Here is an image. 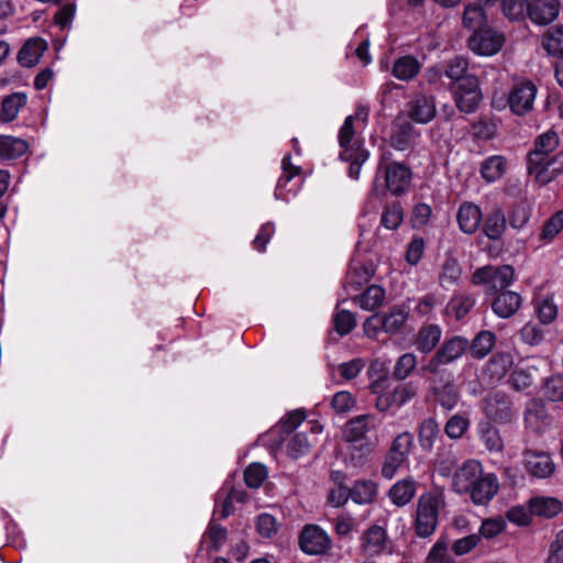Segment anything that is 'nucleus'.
Returning a JSON list of instances; mask_svg holds the SVG:
<instances>
[{
    "instance_id": "1",
    "label": "nucleus",
    "mask_w": 563,
    "mask_h": 563,
    "mask_svg": "<svg viewBox=\"0 0 563 563\" xmlns=\"http://www.w3.org/2000/svg\"><path fill=\"white\" fill-rule=\"evenodd\" d=\"M444 505L442 493L428 492L419 496L412 522V529L417 537L428 538L435 532L440 508Z\"/></svg>"
},
{
    "instance_id": "2",
    "label": "nucleus",
    "mask_w": 563,
    "mask_h": 563,
    "mask_svg": "<svg viewBox=\"0 0 563 563\" xmlns=\"http://www.w3.org/2000/svg\"><path fill=\"white\" fill-rule=\"evenodd\" d=\"M428 378V397L446 410L453 409L460 400V391L455 385L454 374L451 369H432L422 367Z\"/></svg>"
},
{
    "instance_id": "3",
    "label": "nucleus",
    "mask_w": 563,
    "mask_h": 563,
    "mask_svg": "<svg viewBox=\"0 0 563 563\" xmlns=\"http://www.w3.org/2000/svg\"><path fill=\"white\" fill-rule=\"evenodd\" d=\"M354 134V117L349 115L339 131V144L342 148L340 158L350 163L349 176L357 179L361 166L367 161L369 154L358 142H353Z\"/></svg>"
},
{
    "instance_id": "4",
    "label": "nucleus",
    "mask_w": 563,
    "mask_h": 563,
    "mask_svg": "<svg viewBox=\"0 0 563 563\" xmlns=\"http://www.w3.org/2000/svg\"><path fill=\"white\" fill-rule=\"evenodd\" d=\"M382 174L386 189L394 196L406 194L411 185V169L399 162L390 161V153L380 156L377 166V176Z\"/></svg>"
},
{
    "instance_id": "5",
    "label": "nucleus",
    "mask_w": 563,
    "mask_h": 563,
    "mask_svg": "<svg viewBox=\"0 0 563 563\" xmlns=\"http://www.w3.org/2000/svg\"><path fill=\"white\" fill-rule=\"evenodd\" d=\"M373 421V416L361 415L351 418L342 430L343 440L354 445V450L361 453L360 457L369 454L374 449V444L367 441V433L374 427Z\"/></svg>"
},
{
    "instance_id": "6",
    "label": "nucleus",
    "mask_w": 563,
    "mask_h": 563,
    "mask_svg": "<svg viewBox=\"0 0 563 563\" xmlns=\"http://www.w3.org/2000/svg\"><path fill=\"white\" fill-rule=\"evenodd\" d=\"M468 340L461 335L445 339L437 352L422 367L432 369H449L448 365L459 360L467 352Z\"/></svg>"
},
{
    "instance_id": "7",
    "label": "nucleus",
    "mask_w": 563,
    "mask_h": 563,
    "mask_svg": "<svg viewBox=\"0 0 563 563\" xmlns=\"http://www.w3.org/2000/svg\"><path fill=\"white\" fill-rule=\"evenodd\" d=\"M515 271L510 265L493 266L487 265L477 268L473 276L472 283L474 285H486L496 292L506 290L512 283Z\"/></svg>"
},
{
    "instance_id": "8",
    "label": "nucleus",
    "mask_w": 563,
    "mask_h": 563,
    "mask_svg": "<svg viewBox=\"0 0 563 563\" xmlns=\"http://www.w3.org/2000/svg\"><path fill=\"white\" fill-rule=\"evenodd\" d=\"M452 93L456 108L466 114L476 112L483 100L477 77L462 79V84L453 86Z\"/></svg>"
},
{
    "instance_id": "9",
    "label": "nucleus",
    "mask_w": 563,
    "mask_h": 563,
    "mask_svg": "<svg viewBox=\"0 0 563 563\" xmlns=\"http://www.w3.org/2000/svg\"><path fill=\"white\" fill-rule=\"evenodd\" d=\"M504 43V34L487 25L473 32L467 40L468 48L475 54L483 56H490L498 53Z\"/></svg>"
},
{
    "instance_id": "10",
    "label": "nucleus",
    "mask_w": 563,
    "mask_h": 563,
    "mask_svg": "<svg viewBox=\"0 0 563 563\" xmlns=\"http://www.w3.org/2000/svg\"><path fill=\"white\" fill-rule=\"evenodd\" d=\"M298 542L301 551L309 555H323L332 548L331 538L317 525H306Z\"/></svg>"
},
{
    "instance_id": "11",
    "label": "nucleus",
    "mask_w": 563,
    "mask_h": 563,
    "mask_svg": "<svg viewBox=\"0 0 563 563\" xmlns=\"http://www.w3.org/2000/svg\"><path fill=\"white\" fill-rule=\"evenodd\" d=\"M537 86L530 80H522L512 86L508 95V106L516 115H525L533 108Z\"/></svg>"
},
{
    "instance_id": "12",
    "label": "nucleus",
    "mask_w": 563,
    "mask_h": 563,
    "mask_svg": "<svg viewBox=\"0 0 563 563\" xmlns=\"http://www.w3.org/2000/svg\"><path fill=\"white\" fill-rule=\"evenodd\" d=\"M484 412L490 421L498 423L510 422L515 416L510 397L501 391H496L485 398Z\"/></svg>"
},
{
    "instance_id": "13",
    "label": "nucleus",
    "mask_w": 563,
    "mask_h": 563,
    "mask_svg": "<svg viewBox=\"0 0 563 563\" xmlns=\"http://www.w3.org/2000/svg\"><path fill=\"white\" fill-rule=\"evenodd\" d=\"M522 455L525 470L532 477L547 478L554 473L555 464L548 453L526 449Z\"/></svg>"
},
{
    "instance_id": "14",
    "label": "nucleus",
    "mask_w": 563,
    "mask_h": 563,
    "mask_svg": "<svg viewBox=\"0 0 563 563\" xmlns=\"http://www.w3.org/2000/svg\"><path fill=\"white\" fill-rule=\"evenodd\" d=\"M527 170L538 184H549L563 172V151L541 159L540 165H528Z\"/></svg>"
},
{
    "instance_id": "15",
    "label": "nucleus",
    "mask_w": 563,
    "mask_h": 563,
    "mask_svg": "<svg viewBox=\"0 0 563 563\" xmlns=\"http://www.w3.org/2000/svg\"><path fill=\"white\" fill-rule=\"evenodd\" d=\"M408 117L420 124H426L435 118V101L432 96L418 93L407 103Z\"/></svg>"
},
{
    "instance_id": "16",
    "label": "nucleus",
    "mask_w": 563,
    "mask_h": 563,
    "mask_svg": "<svg viewBox=\"0 0 563 563\" xmlns=\"http://www.w3.org/2000/svg\"><path fill=\"white\" fill-rule=\"evenodd\" d=\"M559 0H531L529 1L528 18L538 25H548L553 22L560 12Z\"/></svg>"
},
{
    "instance_id": "17",
    "label": "nucleus",
    "mask_w": 563,
    "mask_h": 563,
    "mask_svg": "<svg viewBox=\"0 0 563 563\" xmlns=\"http://www.w3.org/2000/svg\"><path fill=\"white\" fill-rule=\"evenodd\" d=\"M374 275V269L369 265H365L361 262L352 263L349 267L345 279L344 289L347 296H353L361 291L363 287L371 280Z\"/></svg>"
},
{
    "instance_id": "18",
    "label": "nucleus",
    "mask_w": 563,
    "mask_h": 563,
    "mask_svg": "<svg viewBox=\"0 0 563 563\" xmlns=\"http://www.w3.org/2000/svg\"><path fill=\"white\" fill-rule=\"evenodd\" d=\"M387 541L386 530L380 526L372 525L361 536L360 548L365 554L375 556L386 550Z\"/></svg>"
},
{
    "instance_id": "19",
    "label": "nucleus",
    "mask_w": 563,
    "mask_h": 563,
    "mask_svg": "<svg viewBox=\"0 0 563 563\" xmlns=\"http://www.w3.org/2000/svg\"><path fill=\"white\" fill-rule=\"evenodd\" d=\"M499 483L495 474H485L475 482L468 490L475 505H486L497 494Z\"/></svg>"
},
{
    "instance_id": "20",
    "label": "nucleus",
    "mask_w": 563,
    "mask_h": 563,
    "mask_svg": "<svg viewBox=\"0 0 563 563\" xmlns=\"http://www.w3.org/2000/svg\"><path fill=\"white\" fill-rule=\"evenodd\" d=\"M521 296L511 290H501L496 292L492 301V309L499 318L507 319L512 317L521 307Z\"/></svg>"
},
{
    "instance_id": "21",
    "label": "nucleus",
    "mask_w": 563,
    "mask_h": 563,
    "mask_svg": "<svg viewBox=\"0 0 563 563\" xmlns=\"http://www.w3.org/2000/svg\"><path fill=\"white\" fill-rule=\"evenodd\" d=\"M559 145V136L553 131H548L540 136L534 142V147L527 155V166L528 165H540L541 159H545L550 156V153L553 152Z\"/></svg>"
},
{
    "instance_id": "22",
    "label": "nucleus",
    "mask_w": 563,
    "mask_h": 563,
    "mask_svg": "<svg viewBox=\"0 0 563 563\" xmlns=\"http://www.w3.org/2000/svg\"><path fill=\"white\" fill-rule=\"evenodd\" d=\"M481 475L482 470L479 463L468 461L454 474L453 486L459 493H467Z\"/></svg>"
},
{
    "instance_id": "23",
    "label": "nucleus",
    "mask_w": 563,
    "mask_h": 563,
    "mask_svg": "<svg viewBox=\"0 0 563 563\" xmlns=\"http://www.w3.org/2000/svg\"><path fill=\"white\" fill-rule=\"evenodd\" d=\"M418 483L412 477L396 482L388 490V497L397 507L408 505L416 495Z\"/></svg>"
},
{
    "instance_id": "24",
    "label": "nucleus",
    "mask_w": 563,
    "mask_h": 563,
    "mask_svg": "<svg viewBox=\"0 0 563 563\" xmlns=\"http://www.w3.org/2000/svg\"><path fill=\"white\" fill-rule=\"evenodd\" d=\"M460 229L467 234H473L479 227L482 220L481 209L472 202H463L456 214Z\"/></svg>"
},
{
    "instance_id": "25",
    "label": "nucleus",
    "mask_w": 563,
    "mask_h": 563,
    "mask_svg": "<svg viewBox=\"0 0 563 563\" xmlns=\"http://www.w3.org/2000/svg\"><path fill=\"white\" fill-rule=\"evenodd\" d=\"M46 49L47 44L44 40L40 37L30 38L21 47L18 54V62L23 67H33L40 62Z\"/></svg>"
},
{
    "instance_id": "26",
    "label": "nucleus",
    "mask_w": 563,
    "mask_h": 563,
    "mask_svg": "<svg viewBox=\"0 0 563 563\" xmlns=\"http://www.w3.org/2000/svg\"><path fill=\"white\" fill-rule=\"evenodd\" d=\"M506 217L498 205H494L484 219L483 232L490 240H499L506 230Z\"/></svg>"
},
{
    "instance_id": "27",
    "label": "nucleus",
    "mask_w": 563,
    "mask_h": 563,
    "mask_svg": "<svg viewBox=\"0 0 563 563\" xmlns=\"http://www.w3.org/2000/svg\"><path fill=\"white\" fill-rule=\"evenodd\" d=\"M476 298L468 292H456L449 300L445 312L453 316L455 320L464 319L474 308Z\"/></svg>"
},
{
    "instance_id": "28",
    "label": "nucleus",
    "mask_w": 563,
    "mask_h": 563,
    "mask_svg": "<svg viewBox=\"0 0 563 563\" xmlns=\"http://www.w3.org/2000/svg\"><path fill=\"white\" fill-rule=\"evenodd\" d=\"M496 344V334L488 330L479 331L470 342L467 352L473 358L481 360L488 355Z\"/></svg>"
},
{
    "instance_id": "29",
    "label": "nucleus",
    "mask_w": 563,
    "mask_h": 563,
    "mask_svg": "<svg viewBox=\"0 0 563 563\" xmlns=\"http://www.w3.org/2000/svg\"><path fill=\"white\" fill-rule=\"evenodd\" d=\"M442 330L438 324H427L419 329L415 345L421 353H430L439 344Z\"/></svg>"
},
{
    "instance_id": "30",
    "label": "nucleus",
    "mask_w": 563,
    "mask_h": 563,
    "mask_svg": "<svg viewBox=\"0 0 563 563\" xmlns=\"http://www.w3.org/2000/svg\"><path fill=\"white\" fill-rule=\"evenodd\" d=\"M531 514L553 518L562 511V503L554 497H534L529 500Z\"/></svg>"
},
{
    "instance_id": "31",
    "label": "nucleus",
    "mask_w": 563,
    "mask_h": 563,
    "mask_svg": "<svg viewBox=\"0 0 563 563\" xmlns=\"http://www.w3.org/2000/svg\"><path fill=\"white\" fill-rule=\"evenodd\" d=\"M27 96L24 92H13L3 98L1 103L0 119L2 122L13 121L20 110L25 107Z\"/></svg>"
},
{
    "instance_id": "32",
    "label": "nucleus",
    "mask_w": 563,
    "mask_h": 563,
    "mask_svg": "<svg viewBox=\"0 0 563 563\" xmlns=\"http://www.w3.org/2000/svg\"><path fill=\"white\" fill-rule=\"evenodd\" d=\"M385 299V290L378 285L367 286L366 289L361 294L352 296V300L364 309L372 311L379 307Z\"/></svg>"
},
{
    "instance_id": "33",
    "label": "nucleus",
    "mask_w": 563,
    "mask_h": 563,
    "mask_svg": "<svg viewBox=\"0 0 563 563\" xmlns=\"http://www.w3.org/2000/svg\"><path fill=\"white\" fill-rule=\"evenodd\" d=\"M541 44L549 55L563 58V26L548 29L541 36Z\"/></svg>"
},
{
    "instance_id": "34",
    "label": "nucleus",
    "mask_w": 563,
    "mask_h": 563,
    "mask_svg": "<svg viewBox=\"0 0 563 563\" xmlns=\"http://www.w3.org/2000/svg\"><path fill=\"white\" fill-rule=\"evenodd\" d=\"M440 438V428L434 418H427L420 423L418 441L423 451H432L435 441Z\"/></svg>"
},
{
    "instance_id": "35",
    "label": "nucleus",
    "mask_w": 563,
    "mask_h": 563,
    "mask_svg": "<svg viewBox=\"0 0 563 563\" xmlns=\"http://www.w3.org/2000/svg\"><path fill=\"white\" fill-rule=\"evenodd\" d=\"M507 168V159L501 155H493L481 164V175L487 183L498 180L504 176Z\"/></svg>"
},
{
    "instance_id": "36",
    "label": "nucleus",
    "mask_w": 563,
    "mask_h": 563,
    "mask_svg": "<svg viewBox=\"0 0 563 563\" xmlns=\"http://www.w3.org/2000/svg\"><path fill=\"white\" fill-rule=\"evenodd\" d=\"M27 143L19 137L0 135V158L15 159L26 153Z\"/></svg>"
},
{
    "instance_id": "37",
    "label": "nucleus",
    "mask_w": 563,
    "mask_h": 563,
    "mask_svg": "<svg viewBox=\"0 0 563 563\" xmlns=\"http://www.w3.org/2000/svg\"><path fill=\"white\" fill-rule=\"evenodd\" d=\"M420 71V63L411 55L399 57L393 66V75L400 80H411Z\"/></svg>"
},
{
    "instance_id": "38",
    "label": "nucleus",
    "mask_w": 563,
    "mask_h": 563,
    "mask_svg": "<svg viewBox=\"0 0 563 563\" xmlns=\"http://www.w3.org/2000/svg\"><path fill=\"white\" fill-rule=\"evenodd\" d=\"M529 0H500L503 15L510 22H523L528 18Z\"/></svg>"
},
{
    "instance_id": "39",
    "label": "nucleus",
    "mask_w": 563,
    "mask_h": 563,
    "mask_svg": "<svg viewBox=\"0 0 563 563\" xmlns=\"http://www.w3.org/2000/svg\"><path fill=\"white\" fill-rule=\"evenodd\" d=\"M463 25L473 32L486 26L487 14L485 8L478 3L466 5L463 12Z\"/></svg>"
},
{
    "instance_id": "40",
    "label": "nucleus",
    "mask_w": 563,
    "mask_h": 563,
    "mask_svg": "<svg viewBox=\"0 0 563 563\" xmlns=\"http://www.w3.org/2000/svg\"><path fill=\"white\" fill-rule=\"evenodd\" d=\"M413 132L415 129L410 122L398 123L390 135V145L397 151H406L411 145Z\"/></svg>"
},
{
    "instance_id": "41",
    "label": "nucleus",
    "mask_w": 563,
    "mask_h": 563,
    "mask_svg": "<svg viewBox=\"0 0 563 563\" xmlns=\"http://www.w3.org/2000/svg\"><path fill=\"white\" fill-rule=\"evenodd\" d=\"M497 126L494 121L482 115L476 121L471 123L470 134L474 141H489L496 135Z\"/></svg>"
},
{
    "instance_id": "42",
    "label": "nucleus",
    "mask_w": 563,
    "mask_h": 563,
    "mask_svg": "<svg viewBox=\"0 0 563 563\" xmlns=\"http://www.w3.org/2000/svg\"><path fill=\"white\" fill-rule=\"evenodd\" d=\"M481 440L490 452H501L504 441L499 434V430L494 427L490 421L479 423Z\"/></svg>"
},
{
    "instance_id": "43",
    "label": "nucleus",
    "mask_w": 563,
    "mask_h": 563,
    "mask_svg": "<svg viewBox=\"0 0 563 563\" xmlns=\"http://www.w3.org/2000/svg\"><path fill=\"white\" fill-rule=\"evenodd\" d=\"M409 317V312L405 307H393L386 314H382L383 331L387 333H396L405 324Z\"/></svg>"
},
{
    "instance_id": "44",
    "label": "nucleus",
    "mask_w": 563,
    "mask_h": 563,
    "mask_svg": "<svg viewBox=\"0 0 563 563\" xmlns=\"http://www.w3.org/2000/svg\"><path fill=\"white\" fill-rule=\"evenodd\" d=\"M512 365V357L509 353H497L486 364V372L492 378H503Z\"/></svg>"
},
{
    "instance_id": "45",
    "label": "nucleus",
    "mask_w": 563,
    "mask_h": 563,
    "mask_svg": "<svg viewBox=\"0 0 563 563\" xmlns=\"http://www.w3.org/2000/svg\"><path fill=\"white\" fill-rule=\"evenodd\" d=\"M377 494V486L372 481H357L351 488V498L356 504H369Z\"/></svg>"
},
{
    "instance_id": "46",
    "label": "nucleus",
    "mask_w": 563,
    "mask_h": 563,
    "mask_svg": "<svg viewBox=\"0 0 563 563\" xmlns=\"http://www.w3.org/2000/svg\"><path fill=\"white\" fill-rule=\"evenodd\" d=\"M404 220V209L400 202L394 201L384 207L380 223L388 230H396Z\"/></svg>"
},
{
    "instance_id": "47",
    "label": "nucleus",
    "mask_w": 563,
    "mask_h": 563,
    "mask_svg": "<svg viewBox=\"0 0 563 563\" xmlns=\"http://www.w3.org/2000/svg\"><path fill=\"white\" fill-rule=\"evenodd\" d=\"M468 60L463 56H456L448 62L445 67V76L454 81V85L462 84V79L475 77L467 74Z\"/></svg>"
},
{
    "instance_id": "48",
    "label": "nucleus",
    "mask_w": 563,
    "mask_h": 563,
    "mask_svg": "<svg viewBox=\"0 0 563 563\" xmlns=\"http://www.w3.org/2000/svg\"><path fill=\"white\" fill-rule=\"evenodd\" d=\"M462 274V268L456 258L449 256L445 258L440 274V284L442 287L455 284Z\"/></svg>"
},
{
    "instance_id": "49",
    "label": "nucleus",
    "mask_w": 563,
    "mask_h": 563,
    "mask_svg": "<svg viewBox=\"0 0 563 563\" xmlns=\"http://www.w3.org/2000/svg\"><path fill=\"white\" fill-rule=\"evenodd\" d=\"M416 366V355L413 353H405L397 360L393 371V377L396 380H404L413 372Z\"/></svg>"
},
{
    "instance_id": "50",
    "label": "nucleus",
    "mask_w": 563,
    "mask_h": 563,
    "mask_svg": "<svg viewBox=\"0 0 563 563\" xmlns=\"http://www.w3.org/2000/svg\"><path fill=\"white\" fill-rule=\"evenodd\" d=\"M543 396L550 401L563 400V376L553 375L544 380L542 386Z\"/></svg>"
},
{
    "instance_id": "51",
    "label": "nucleus",
    "mask_w": 563,
    "mask_h": 563,
    "mask_svg": "<svg viewBox=\"0 0 563 563\" xmlns=\"http://www.w3.org/2000/svg\"><path fill=\"white\" fill-rule=\"evenodd\" d=\"M266 477L267 470L260 463H253L244 471V481L250 488H258Z\"/></svg>"
},
{
    "instance_id": "52",
    "label": "nucleus",
    "mask_w": 563,
    "mask_h": 563,
    "mask_svg": "<svg viewBox=\"0 0 563 563\" xmlns=\"http://www.w3.org/2000/svg\"><path fill=\"white\" fill-rule=\"evenodd\" d=\"M334 329L340 335L349 334L356 325L355 314L349 310H340L333 318Z\"/></svg>"
},
{
    "instance_id": "53",
    "label": "nucleus",
    "mask_w": 563,
    "mask_h": 563,
    "mask_svg": "<svg viewBox=\"0 0 563 563\" xmlns=\"http://www.w3.org/2000/svg\"><path fill=\"white\" fill-rule=\"evenodd\" d=\"M407 461L402 455L388 449L384 463L382 465V476L390 479L395 476L399 467Z\"/></svg>"
},
{
    "instance_id": "54",
    "label": "nucleus",
    "mask_w": 563,
    "mask_h": 563,
    "mask_svg": "<svg viewBox=\"0 0 563 563\" xmlns=\"http://www.w3.org/2000/svg\"><path fill=\"white\" fill-rule=\"evenodd\" d=\"M310 450V442L303 433H296L287 444V452L291 459H298Z\"/></svg>"
},
{
    "instance_id": "55",
    "label": "nucleus",
    "mask_w": 563,
    "mask_h": 563,
    "mask_svg": "<svg viewBox=\"0 0 563 563\" xmlns=\"http://www.w3.org/2000/svg\"><path fill=\"white\" fill-rule=\"evenodd\" d=\"M529 218L530 212L528 205L525 201H520L514 205L509 212L508 221L514 229H521L528 222Z\"/></svg>"
},
{
    "instance_id": "56",
    "label": "nucleus",
    "mask_w": 563,
    "mask_h": 563,
    "mask_svg": "<svg viewBox=\"0 0 563 563\" xmlns=\"http://www.w3.org/2000/svg\"><path fill=\"white\" fill-rule=\"evenodd\" d=\"M412 448H413V435H412V433L405 431V432L399 433L393 440L389 450L408 459Z\"/></svg>"
},
{
    "instance_id": "57",
    "label": "nucleus",
    "mask_w": 563,
    "mask_h": 563,
    "mask_svg": "<svg viewBox=\"0 0 563 563\" xmlns=\"http://www.w3.org/2000/svg\"><path fill=\"white\" fill-rule=\"evenodd\" d=\"M563 230V210L555 212L543 225L541 239L550 241Z\"/></svg>"
},
{
    "instance_id": "58",
    "label": "nucleus",
    "mask_w": 563,
    "mask_h": 563,
    "mask_svg": "<svg viewBox=\"0 0 563 563\" xmlns=\"http://www.w3.org/2000/svg\"><path fill=\"white\" fill-rule=\"evenodd\" d=\"M537 314L543 324H549L556 319L558 307L550 298L541 299L537 305Z\"/></svg>"
},
{
    "instance_id": "59",
    "label": "nucleus",
    "mask_w": 563,
    "mask_h": 563,
    "mask_svg": "<svg viewBox=\"0 0 563 563\" xmlns=\"http://www.w3.org/2000/svg\"><path fill=\"white\" fill-rule=\"evenodd\" d=\"M468 428V420L460 415L451 417L445 427L444 431L451 439L461 438Z\"/></svg>"
},
{
    "instance_id": "60",
    "label": "nucleus",
    "mask_w": 563,
    "mask_h": 563,
    "mask_svg": "<svg viewBox=\"0 0 563 563\" xmlns=\"http://www.w3.org/2000/svg\"><path fill=\"white\" fill-rule=\"evenodd\" d=\"M448 542L440 539L429 552L427 563H453V558L448 551Z\"/></svg>"
},
{
    "instance_id": "61",
    "label": "nucleus",
    "mask_w": 563,
    "mask_h": 563,
    "mask_svg": "<svg viewBox=\"0 0 563 563\" xmlns=\"http://www.w3.org/2000/svg\"><path fill=\"white\" fill-rule=\"evenodd\" d=\"M417 395V387L412 383L398 385L393 390V400L396 407H401Z\"/></svg>"
},
{
    "instance_id": "62",
    "label": "nucleus",
    "mask_w": 563,
    "mask_h": 563,
    "mask_svg": "<svg viewBox=\"0 0 563 563\" xmlns=\"http://www.w3.org/2000/svg\"><path fill=\"white\" fill-rule=\"evenodd\" d=\"M506 528V522L501 518L485 519L482 522L479 534L486 539H493L503 532Z\"/></svg>"
},
{
    "instance_id": "63",
    "label": "nucleus",
    "mask_w": 563,
    "mask_h": 563,
    "mask_svg": "<svg viewBox=\"0 0 563 563\" xmlns=\"http://www.w3.org/2000/svg\"><path fill=\"white\" fill-rule=\"evenodd\" d=\"M256 529L263 538H272L277 533L276 519L269 514H262L257 518Z\"/></svg>"
},
{
    "instance_id": "64",
    "label": "nucleus",
    "mask_w": 563,
    "mask_h": 563,
    "mask_svg": "<svg viewBox=\"0 0 563 563\" xmlns=\"http://www.w3.org/2000/svg\"><path fill=\"white\" fill-rule=\"evenodd\" d=\"M545 563H563V530L560 531L555 540L551 542Z\"/></svg>"
}]
</instances>
